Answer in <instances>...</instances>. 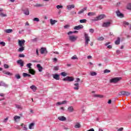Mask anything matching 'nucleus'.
I'll return each mask as SVG.
<instances>
[{
  "label": "nucleus",
  "instance_id": "f257e3e1",
  "mask_svg": "<svg viewBox=\"0 0 131 131\" xmlns=\"http://www.w3.org/2000/svg\"><path fill=\"white\" fill-rule=\"evenodd\" d=\"M106 17L105 14H100V15L97 16L95 18L92 19V21L93 22H96V21H99V20H102V19H104Z\"/></svg>",
  "mask_w": 131,
  "mask_h": 131
},
{
  "label": "nucleus",
  "instance_id": "f03ea898",
  "mask_svg": "<svg viewBox=\"0 0 131 131\" xmlns=\"http://www.w3.org/2000/svg\"><path fill=\"white\" fill-rule=\"evenodd\" d=\"M120 80H121V77H115L110 79V82H111V83H117V82L120 81Z\"/></svg>",
  "mask_w": 131,
  "mask_h": 131
},
{
  "label": "nucleus",
  "instance_id": "7ed1b4c3",
  "mask_svg": "<svg viewBox=\"0 0 131 131\" xmlns=\"http://www.w3.org/2000/svg\"><path fill=\"white\" fill-rule=\"evenodd\" d=\"M84 39H85V47L89 45V41L91 40L90 39V36L87 33H84Z\"/></svg>",
  "mask_w": 131,
  "mask_h": 131
},
{
  "label": "nucleus",
  "instance_id": "20e7f679",
  "mask_svg": "<svg viewBox=\"0 0 131 131\" xmlns=\"http://www.w3.org/2000/svg\"><path fill=\"white\" fill-rule=\"evenodd\" d=\"M130 93L127 91H121L119 93V96H129Z\"/></svg>",
  "mask_w": 131,
  "mask_h": 131
},
{
  "label": "nucleus",
  "instance_id": "39448f33",
  "mask_svg": "<svg viewBox=\"0 0 131 131\" xmlns=\"http://www.w3.org/2000/svg\"><path fill=\"white\" fill-rule=\"evenodd\" d=\"M63 81H73L74 78L73 77L67 76V77L63 79Z\"/></svg>",
  "mask_w": 131,
  "mask_h": 131
},
{
  "label": "nucleus",
  "instance_id": "423d86ee",
  "mask_svg": "<svg viewBox=\"0 0 131 131\" xmlns=\"http://www.w3.org/2000/svg\"><path fill=\"white\" fill-rule=\"evenodd\" d=\"M78 37L77 36H74L73 35L72 36H69V39L71 40V41H75L76 39H77Z\"/></svg>",
  "mask_w": 131,
  "mask_h": 131
},
{
  "label": "nucleus",
  "instance_id": "0eeeda50",
  "mask_svg": "<svg viewBox=\"0 0 131 131\" xmlns=\"http://www.w3.org/2000/svg\"><path fill=\"white\" fill-rule=\"evenodd\" d=\"M25 43V40H18V46L19 47H24Z\"/></svg>",
  "mask_w": 131,
  "mask_h": 131
},
{
  "label": "nucleus",
  "instance_id": "6e6552de",
  "mask_svg": "<svg viewBox=\"0 0 131 131\" xmlns=\"http://www.w3.org/2000/svg\"><path fill=\"white\" fill-rule=\"evenodd\" d=\"M116 13L117 14V16H118V17H119L120 18H123L124 17L123 14L120 13V11H119V10L117 11Z\"/></svg>",
  "mask_w": 131,
  "mask_h": 131
},
{
  "label": "nucleus",
  "instance_id": "1a4fd4ad",
  "mask_svg": "<svg viewBox=\"0 0 131 131\" xmlns=\"http://www.w3.org/2000/svg\"><path fill=\"white\" fill-rule=\"evenodd\" d=\"M82 28H83V26L81 25H79V26L74 27V29L75 30H79V29H82Z\"/></svg>",
  "mask_w": 131,
  "mask_h": 131
},
{
  "label": "nucleus",
  "instance_id": "9d476101",
  "mask_svg": "<svg viewBox=\"0 0 131 131\" xmlns=\"http://www.w3.org/2000/svg\"><path fill=\"white\" fill-rule=\"evenodd\" d=\"M74 108H73V106H70L68 108V112H69L70 113H72V112H74Z\"/></svg>",
  "mask_w": 131,
  "mask_h": 131
},
{
  "label": "nucleus",
  "instance_id": "9b49d317",
  "mask_svg": "<svg viewBox=\"0 0 131 131\" xmlns=\"http://www.w3.org/2000/svg\"><path fill=\"white\" fill-rule=\"evenodd\" d=\"M111 24V23L110 22L104 23L102 25V27H109Z\"/></svg>",
  "mask_w": 131,
  "mask_h": 131
},
{
  "label": "nucleus",
  "instance_id": "f8f14e48",
  "mask_svg": "<svg viewBox=\"0 0 131 131\" xmlns=\"http://www.w3.org/2000/svg\"><path fill=\"white\" fill-rule=\"evenodd\" d=\"M37 68H38V70L39 72H42L43 68H42V67H41L40 64H37Z\"/></svg>",
  "mask_w": 131,
  "mask_h": 131
},
{
  "label": "nucleus",
  "instance_id": "ddd939ff",
  "mask_svg": "<svg viewBox=\"0 0 131 131\" xmlns=\"http://www.w3.org/2000/svg\"><path fill=\"white\" fill-rule=\"evenodd\" d=\"M75 86L74 88V90H75V91H78L79 90V84L78 83H76L74 84Z\"/></svg>",
  "mask_w": 131,
  "mask_h": 131
},
{
  "label": "nucleus",
  "instance_id": "4468645a",
  "mask_svg": "<svg viewBox=\"0 0 131 131\" xmlns=\"http://www.w3.org/2000/svg\"><path fill=\"white\" fill-rule=\"evenodd\" d=\"M58 119L60 120V121H66V117L64 116H59L58 118Z\"/></svg>",
  "mask_w": 131,
  "mask_h": 131
},
{
  "label": "nucleus",
  "instance_id": "2eb2a0df",
  "mask_svg": "<svg viewBox=\"0 0 131 131\" xmlns=\"http://www.w3.org/2000/svg\"><path fill=\"white\" fill-rule=\"evenodd\" d=\"M17 64H19L21 67H23L24 66V62L22 61V59H19L17 60Z\"/></svg>",
  "mask_w": 131,
  "mask_h": 131
},
{
  "label": "nucleus",
  "instance_id": "dca6fc26",
  "mask_svg": "<svg viewBox=\"0 0 131 131\" xmlns=\"http://www.w3.org/2000/svg\"><path fill=\"white\" fill-rule=\"evenodd\" d=\"M24 14H25V15H27V16H28V15H29V9H28V8H26L24 10Z\"/></svg>",
  "mask_w": 131,
  "mask_h": 131
},
{
  "label": "nucleus",
  "instance_id": "f3484780",
  "mask_svg": "<svg viewBox=\"0 0 131 131\" xmlns=\"http://www.w3.org/2000/svg\"><path fill=\"white\" fill-rule=\"evenodd\" d=\"M28 71L29 73H30V74H32V75H34V74H35V71H34V70L32 69H29Z\"/></svg>",
  "mask_w": 131,
  "mask_h": 131
},
{
  "label": "nucleus",
  "instance_id": "a211bd4d",
  "mask_svg": "<svg viewBox=\"0 0 131 131\" xmlns=\"http://www.w3.org/2000/svg\"><path fill=\"white\" fill-rule=\"evenodd\" d=\"M53 78H54V79H56V80H60V77H59V75L58 74L53 75Z\"/></svg>",
  "mask_w": 131,
  "mask_h": 131
},
{
  "label": "nucleus",
  "instance_id": "6ab92c4d",
  "mask_svg": "<svg viewBox=\"0 0 131 131\" xmlns=\"http://www.w3.org/2000/svg\"><path fill=\"white\" fill-rule=\"evenodd\" d=\"M50 21V24H51L52 25H54V24H56V23L58 22V21L56 20H53V19H51Z\"/></svg>",
  "mask_w": 131,
  "mask_h": 131
},
{
  "label": "nucleus",
  "instance_id": "aec40b11",
  "mask_svg": "<svg viewBox=\"0 0 131 131\" xmlns=\"http://www.w3.org/2000/svg\"><path fill=\"white\" fill-rule=\"evenodd\" d=\"M87 8L86 7H84V8H83L82 9H81V10H80L78 12V14H82L83 13H84V12L86 10Z\"/></svg>",
  "mask_w": 131,
  "mask_h": 131
},
{
  "label": "nucleus",
  "instance_id": "412c9836",
  "mask_svg": "<svg viewBox=\"0 0 131 131\" xmlns=\"http://www.w3.org/2000/svg\"><path fill=\"white\" fill-rule=\"evenodd\" d=\"M3 73H4V74H7V75H9V76L13 75V74L6 71H3Z\"/></svg>",
  "mask_w": 131,
  "mask_h": 131
},
{
  "label": "nucleus",
  "instance_id": "4be33fe9",
  "mask_svg": "<svg viewBox=\"0 0 131 131\" xmlns=\"http://www.w3.org/2000/svg\"><path fill=\"white\" fill-rule=\"evenodd\" d=\"M47 51V49L46 48H41L40 49V52L41 54H45V52Z\"/></svg>",
  "mask_w": 131,
  "mask_h": 131
},
{
  "label": "nucleus",
  "instance_id": "5701e85b",
  "mask_svg": "<svg viewBox=\"0 0 131 131\" xmlns=\"http://www.w3.org/2000/svg\"><path fill=\"white\" fill-rule=\"evenodd\" d=\"M81 125L79 123H76L74 126L75 128H80Z\"/></svg>",
  "mask_w": 131,
  "mask_h": 131
},
{
  "label": "nucleus",
  "instance_id": "b1692460",
  "mask_svg": "<svg viewBox=\"0 0 131 131\" xmlns=\"http://www.w3.org/2000/svg\"><path fill=\"white\" fill-rule=\"evenodd\" d=\"M74 5H68L67 6V8L68 9V10H71V9H74Z\"/></svg>",
  "mask_w": 131,
  "mask_h": 131
},
{
  "label": "nucleus",
  "instance_id": "393cba45",
  "mask_svg": "<svg viewBox=\"0 0 131 131\" xmlns=\"http://www.w3.org/2000/svg\"><path fill=\"white\" fill-rule=\"evenodd\" d=\"M24 50H25V47H24V46H21L18 49V52H23Z\"/></svg>",
  "mask_w": 131,
  "mask_h": 131
},
{
  "label": "nucleus",
  "instance_id": "a878e982",
  "mask_svg": "<svg viewBox=\"0 0 131 131\" xmlns=\"http://www.w3.org/2000/svg\"><path fill=\"white\" fill-rule=\"evenodd\" d=\"M30 89H31V90H33V92H35L36 90H37V88L34 85H32V86H31Z\"/></svg>",
  "mask_w": 131,
  "mask_h": 131
},
{
  "label": "nucleus",
  "instance_id": "bb28decb",
  "mask_svg": "<svg viewBox=\"0 0 131 131\" xmlns=\"http://www.w3.org/2000/svg\"><path fill=\"white\" fill-rule=\"evenodd\" d=\"M115 45H119L120 43V38L119 37L117 38V40L115 42Z\"/></svg>",
  "mask_w": 131,
  "mask_h": 131
},
{
  "label": "nucleus",
  "instance_id": "cd10ccee",
  "mask_svg": "<svg viewBox=\"0 0 131 131\" xmlns=\"http://www.w3.org/2000/svg\"><path fill=\"white\" fill-rule=\"evenodd\" d=\"M5 32H6V33H11L13 32V30L11 29H7L5 30Z\"/></svg>",
  "mask_w": 131,
  "mask_h": 131
},
{
  "label": "nucleus",
  "instance_id": "c85d7f7f",
  "mask_svg": "<svg viewBox=\"0 0 131 131\" xmlns=\"http://www.w3.org/2000/svg\"><path fill=\"white\" fill-rule=\"evenodd\" d=\"M23 75L24 77H26L27 76H28V77H30L31 76V75L28 74H27L26 73H24L23 74Z\"/></svg>",
  "mask_w": 131,
  "mask_h": 131
},
{
  "label": "nucleus",
  "instance_id": "c756f323",
  "mask_svg": "<svg viewBox=\"0 0 131 131\" xmlns=\"http://www.w3.org/2000/svg\"><path fill=\"white\" fill-rule=\"evenodd\" d=\"M34 126V123H31L29 125V129H32L33 128Z\"/></svg>",
  "mask_w": 131,
  "mask_h": 131
},
{
  "label": "nucleus",
  "instance_id": "7c9ffc66",
  "mask_svg": "<svg viewBox=\"0 0 131 131\" xmlns=\"http://www.w3.org/2000/svg\"><path fill=\"white\" fill-rule=\"evenodd\" d=\"M88 15L89 16H96V12H89Z\"/></svg>",
  "mask_w": 131,
  "mask_h": 131
},
{
  "label": "nucleus",
  "instance_id": "2f4dec72",
  "mask_svg": "<svg viewBox=\"0 0 131 131\" xmlns=\"http://www.w3.org/2000/svg\"><path fill=\"white\" fill-rule=\"evenodd\" d=\"M72 33H78V31H70L68 33V35H70V34H72Z\"/></svg>",
  "mask_w": 131,
  "mask_h": 131
},
{
  "label": "nucleus",
  "instance_id": "473e14b6",
  "mask_svg": "<svg viewBox=\"0 0 131 131\" xmlns=\"http://www.w3.org/2000/svg\"><path fill=\"white\" fill-rule=\"evenodd\" d=\"M90 75L91 76H96V75H97V73L95 72H91Z\"/></svg>",
  "mask_w": 131,
  "mask_h": 131
},
{
  "label": "nucleus",
  "instance_id": "72a5a7b5",
  "mask_svg": "<svg viewBox=\"0 0 131 131\" xmlns=\"http://www.w3.org/2000/svg\"><path fill=\"white\" fill-rule=\"evenodd\" d=\"M20 118H21V117L18 116H15L14 117V119L15 121H17V119H20Z\"/></svg>",
  "mask_w": 131,
  "mask_h": 131
},
{
  "label": "nucleus",
  "instance_id": "f704fd0d",
  "mask_svg": "<svg viewBox=\"0 0 131 131\" xmlns=\"http://www.w3.org/2000/svg\"><path fill=\"white\" fill-rule=\"evenodd\" d=\"M126 9L127 10H131V3H129L127 4L126 6Z\"/></svg>",
  "mask_w": 131,
  "mask_h": 131
},
{
  "label": "nucleus",
  "instance_id": "c9c22d12",
  "mask_svg": "<svg viewBox=\"0 0 131 131\" xmlns=\"http://www.w3.org/2000/svg\"><path fill=\"white\" fill-rule=\"evenodd\" d=\"M94 97H97V98H104V96L102 95H95Z\"/></svg>",
  "mask_w": 131,
  "mask_h": 131
},
{
  "label": "nucleus",
  "instance_id": "e433bc0d",
  "mask_svg": "<svg viewBox=\"0 0 131 131\" xmlns=\"http://www.w3.org/2000/svg\"><path fill=\"white\" fill-rule=\"evenodd\" d=\"M15 76L17 79H20L21 78V76L18 74H15Z\"/></svg>",
  "mask_w": 131,
  "mask_h": 131
},
{
  "label": "nucleus",
  "instance_id": "4c0bfd02",
  "mask_svg": "<svg viewBox=\"0 0 131 131\" xmlns=\"http://www.w3.org/2000/svg\"><path fill=\"white\" fill-rule=\"evenodd\" d=\"M35 7H36L37 8H39L40 7H43V5L36 4V5H35Z\"/></svg>",
  "mask_w": 131,
  "mask_h": 131
},
{
  "label": "nucleus",
  "instance_id": "58836bf2",
  "mask_svg": "<svg viewBox=\"0 0 131 131\" xmlns=\"http://www.w3.org/2000/svg\"><path fill=\"white\" fill-rule=\"evenodd\" d=\"M97 40H99V41H102V40H104V37H99L98 38Z\"/></svg>",
  "mask_w": 131,
  "mask_h": 131
},
{
  "label": "nucleus",
  "instance_id": "ea45409f",
  "mask_svg": "<svg viewBox=\"0 0 131 131\" xmlns=\"http://www.w3.org/2000/svg\"><path fill=\"white\" fill-rule=\"evenodd\" d=\"M61 75L62 76H64V77L67 76V73H66L64 72H61Z\"/></svg>",
  "mask_w": 131,
  "mask_h": 131
},
{
  "label": "nucleus",
  "instance_id": "a19ab883",
  "mask_svg": "<svg viewBox=\"0 0 131 131\" xmlns=\"http://www.w3.org/2000/svg\"><path fill=\"white\" fill-rule=\"evenodd\" d=\"M78 58H77V56L76 55H74L72 57V60H78Z\"/></svg>",
  "mask_w": 131,
  "mask_h": 131
},
{
  "label": "nucleus",
  "instance_id": "79ce46f5",
  "mask_svg": "<svg viewBox=\"0 0 131 131\" xmlns=\"http://www.w3.org/2000/svg\"><path fill=\"white\" fill-rule=\"evenodd\" d=\"M80 23H86V19H81V20H80Z\"/></svg>",
  "mask_w": 131,
  "mask_h": 131
},
{
  "label": "nucleus",
  "instance_id": "37998d69",
  "mask_svg": "<svg viewBox=\"0 0 131 131\" xmlns=\"http://www.w3.org/2000/svg\"><path fill=\"white\" fill-rule=\"evenodd\" d=\"M32 65V64H31V63H28L27 64V67L29 69H31V66Z\"/></svg>",
  "mask_w": 131,
  "mask_h": 131
},
{
  "label": "nucleus",
  "instance_id": "c03bdc74",
  "mask_svg": "<svg viewBox=\"0 0 131 131\" xmlns=\"http://www.w3.org/2000/svg\"><path fill=\"white\" fill-rule=\"evenodd\" d=\"M0 16L1 17H7V14H4V13L1 12L0 13Z\"/></svg>",
  "mask_w": 131,
  "mask_h": 131
},
{
  "label": "nucleus",
  "instance_id": "a18cd8bd",
  "mask_svg": "<svg viewBox=\"0 0 131 131\" xmlns=\"http://www.w3.org/2000/svg\"><path fill=\"white\" fill-rule=\"evenodd\" d=\"M56 8L58 9H63V6H62V5H57V6H56Z\"/></svg>",
  "mask_w": 131,
  "mask_h": 131
},
{
  "label": "nucleus",
  "instance_id": "49530a36",
  "mask_svg": "<svg viewBox=\"0 0 131 131\" xmlns=\"http://www.w3.org/2000/svg\"><path fill=\"white\" fill-rule=\"evenodd\" d=\"M110 72H111L110 70L108 69H106L104 71V73H109Z\"/></svg>",
  "mask_w": 131,
  "mask_h": 131
},
{
  "label": "nucleus",
  "instance_id": "de8ad7c7",
  "mask_svg": "<svg viewBox=\"0 0 131 131\" xmlns=\"http://www.w3.org/2000/svg\"><path fill=\"white\" fill-rule=\"evenodd\" d=\"M33 21H36V22H39V19L37 17H35L33 19Z\"/></svg>",
  "mask_w": 131,
  "mask_h": 131
},
{
  "label": "nucleus",
  "instance_id": "09e8293b",
  "mask_svg": "<svg viewBox=\"0 0 131 131\" xmlns=\"http://www.w3.org/2000/svg\"><path fill=\"white\" fill-rule=\"evenodd\" d=\"M18 57H19V58H24V57H25V55L23 54H20L18 55Z\"/></svg>",
  "mask_w": 131,
  "mask_h": 131
},
{
  "label": "nucleus",
  "instance_id": "8fccbe9b",
  "mask_svg": "<svg viewBox=\"0 0 131 131\" xmlns=\"http://www.w3.org/2000/svg\"><path fill=\"white\" fill-rule=\"evenodd\" d=\"M89 32L91 33H94V32H95V30L93 29H90L89 30Z\"/></svg>",
  "mask_w": 131,
  "mask_h": 131
},
{
  "label": "nucleus",
  "instance_id": "3c124183",
  "mask_svg": "<svg viewBox=\"0 0 131 131\" xmlns=\"http://www.w3.org/2000/svg\"><path fill=\"white\" fill-rule=\"evenodd\" d=\"M4 68H5V69H8V68H9V65H8L7 64H4Z\"/></svg>",
  "mask_w": 131,
  "mask_h": 131
},
{
  "label": "nucleus",
  "instance_id": "603ef678",
  "mask_svg": "<svg viewBox=\"0 0 131 131\" xmlns=\"http://www.w3.org/2000/svg\"><path fill=\"white\" fill-rule=\"evenodd\" d=\"M54 69L55 71H58V70H59V67H54Z\"/></svg>",
  "mask_w": 131,
  "mask_h": 131
},
{
  "label": "nucleus",
  "instance_id": "864d4df0",
  "mask_svg": "<svg viewBox=\"0 0 131 131\" xmlns=\"http://www.w3.org/2000/svg\"><path fill=\"white\" fill-rule=\"evenodd\" d=\"M63 129H65L66 130H69V128L68 127H65L64 126H63Z\"/></svg>",
  "mask_w": 131,
  "mask_h": 131
},
{
  "label": "nucleus",
  "instance_id": "5fc2aeb1",
  "mask_svg": "<svg viewBox=\"0 0 131 131\" xmlns=\"http://www.w3.org/2000/svg\"><path fill=\"white\" fill-rule=\"evenodd\" d=\"M79 81H80V79H79V78H77L76 79L75 82H79Z\"/></svg>",
  "mask_w": 131,
  "mask_h": 131
},
{
  "label": "nucleus",
  "instance_id": "6e6d98bb",
  "mask_svg": "<svg viewBox=\"0 0 131 131\" xmlns=\"http://www.w3.org/2000/svg\"><path fill=\"white\" fill-rule=\"evenodd\" d=\"M0 45H2L3 47H5V46H6V43L5 42H1Z\"/></svg>",
  "mask_w": 131,
  "mask_h": 131
},
{
  "label": "nucleus",
  "instance_id": "4d7b16f0",
  "mask_svg": "<svg viewBox=\"0 0 131 131\" xmlns=\"http://www.w3.org/2000/svg\"><path fill=\"white\" fill-rule=\"evenodd\" d=\"M123 24H124V25H127V26L129 25V23H128V22H126V21H124Z\"/></svg>",
  "mask_w": 131,
  "mask_h": 131
},
{
  "label": "nucleus",
  "instance_id": "13d9d810",
  "mask_svg": "<svg viewBox=\"0 0 131 131\" xmlns=\"http://www.w3.org/2000/svg\"><path fill=\"white\" fill-rule=\"evenodd\" d=\"M60 105H63L62 102H57V103H56L57 106H60Z\"/></svg>",
  "mask_w": 131,
  "mask_h": 131
},
{
  "label": "nucleus",
  "instance_id": "bf43d9fd",
  "mask_svg": "<svg viewBox=\"0 0 131 131\" xmlns=\"http://www.w3.org/2000/svg\"><path fill=\"white\" fill-rule=\"evenodd\" d=\"M16 108H17V109H22V107H21L20 105H16Z\"/></svg>",
  "mask_w": 131,
  "mask_h": 131
},
{
  "label": "nucleus",
  "instance_id": "052dcab7",
  "mask_svg": "<svg viewBox=\"0 0 131 131\" xmlns=\"http://www.w3.org/2000/svg\"><path fill=\"white\" fill-rule=\"evenodd\" d=\"M8 119H9L8 118H5V119H4V120L3 121V122H5V123L7 122V121H8Z\"/></svg>",
  "mask_w": 131,
  "mask_h": 131
},
{
  "label": "nucleus",
  "instance_id": "680f3d73",
  "mask_svg": "<svg viewBox=\"0 0 131 131\" xmlns=\"http://www.w3.org/2000/svg\"><path fill=\"white\" fill-rule=\"evenodd\" d=\"M63 27H64V28H65L66 29H67V28H69V25H67L64 26Z\"/></svg>",
  "mask_w": 131,
  "mask_h": 131
},
{
  "label": "nucleus",
  "instance_id": "e2e57ef3",
  "mask_svg": "<svg viewBox=\"0 0 131 131\" xmlns=\"http://www.w3.org/2000/svg\"><path fill=\"white\" fill-rule=\"evenodd\" d=\"M61 103H62V105L64 104H67V101L64 100Z\"/></svg>",
  "mask_w": 131,
  "mask_h": 131
},
{
  "label": "nucleus",
  "instance_id": "0e129e2a",
  "mask_svg": "<svg viewBox=\"0 0 131 131\" xmlns=\"http://www.w3.org/2000/svg\"><path fill=\"white\" fill-rule=\"evenodd\" d=\"M123 130V127H120L118 129V131H122Z\"/></svg>",
  "mask_w": 131,
  "mask_h": 131
},
{
  "label": "nucleus",
  "instance_id": "69168bd1",
  "mask_svg": "<svg viewBox=\"0 0 131 131\" xmlns=\"http://www.w3.org/2000/svg\"><path fill=\"white\" fill-rule=\"evenodd\" d=\"M116 53L117 55H119L120 54V50H117Z\"/></svg>",
  "mask_w": 131,
  "mask_h": 131
},
{
  "label": "nucleus",
  "instance_id": "338daca9",
  "mask_svg": "<svg viewBox=\"0 0 131 131\" xmlns=\"http://www.w3.org/2000/svg\"><path fill=\"white\" fill-rule=\"evenodd\" d=\"M108 104H111V103H112V100H111V99H110L108 102H107Z\"/></svg>",
  "mask_w": 131,
  "mask_h": 131
},
{
  "label": "nucleus",
  "instance_id": "774afa93",
  "mask_svg": "<svg viewBox=\"0 0 131 131\" xmlns=\"http://www.w3.org/2000/svg\"><path fill=\"white\" fill-rule=\"evenodd\" d=\"M87 131H95V129H94V128H91L89 130H88Z\"/></svg>",
  "mask_w": 131,
  "mask_h": 131
}]
</instances>
